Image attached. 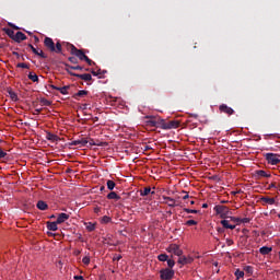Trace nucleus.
Masks as SVG:
<instances>
[{
	"label": "nucleus",
	"mask_w": 280,
	"mask_h": 280,
	"mask_svg": "<svg viewBox=\"0 0 280 280\" xmlns=\"http://www.w3.org/2000/svg\"><path fill=\"white\" fill-rule=\"evenodd\" d=\"M68 60H69V62H71L72 65H78V58H75V57H69Z\"/></svg>",
	"instance_id": "obj_43"
},
{
	"label": "nucleus",
	"mask_w": 280,
	"mask_h": 280,
	"mask_svg": "<svg viewBox=\"0 0 280 280\" xmlns=\"http://www.w3.org/2000/svg\"><path fill=\"white\" fill-rule=\"evenodd\" d=\"M8 93L10 95L12 102H19V95H16V93L14 91H12V89H9Z\"/></svg>",
	"instance_id": "obj_27"
},
{
	"label": "nucleus",
	"mask_w": 280,
	"mask_h": 280,
	"mask_svg": "<svg viewBox=\"0 0 280 280\" xmlns=\"http://www.w3.org/2000/svg\"><path fill=\"white\" fill-rule=\"evenodd\" d=\"M44 46L51 54H62V44H60V42L54 43L51 37H45Z\"/></svg>",
	"instance_id": "obj_2"
},
{
	"label": "nucleus",
	"mask_w": 280,
	"mask_h": 280,
	"mask_svg": "<svg viewBox=\"0 0 280 280\" xmlns=\"http://www.w3.org/2000/svg\"><path fill=\"white\" fill-rule=\"evenodd\" d=\"M115 187H116L115 182L112 179H108L107 180V189H109V191H113V189H115Z\"/></svg>",
	"instance_id": "obj_29"
},
{
	"label": "nucleus",
	"mask_w": 280,
	"mask_h": 280,
	"mask_svg": "<svg viewBox=\"0 0 280 280\" xmlns=\"http://www.w3.org/2000/svg\"><path fill=\"white\" fill-rule=\"evenodd\" d=\"M197 224H198V221L196 220L186 221V226H196Z\"/></svg>",
	"instance_id": "obj_37"
},
{
	"label": "nucleus",
	"mask_w": 280,
	"mask_h": 280,
	"mask_svg": "<svg viewBox=\"0 0 280 280\" xmlns=\"http://www.w3.org/2000/svg\"><path fill=\"white\" fill-rule=\"evenodd\" d=\"M35 56H39V58H47V55L43 50H37V54Z\"/></svg>",
	"instance_id": "obj_42"
},
{
	"label": "nucleus",
	"mask_w": 280,
	"mask_h": 280,
	"mask_svg": "<svg viewBox=\"0 0 280 280\" xmlns=\"http://www.w3.org/2000/svg\"><path fill=\"white\" fill-rule=\"evenodd\" d=\"M74 280H84V277H82V276H74Z\"/></svg>",
	"instance_id": "obj_55"
},
{
	"label": "nucleus",
	"mask_w": 280,
	"mask_h": 280,
	"mask_svg": "<svg viewBox=\"0 0 280 280\" xmlns=\"http://www.w3.org/2000/svg\"><path fill=\"white\" fill-rule=\"evenodd\" d=\"M221 224L223 229H230L231 231L235 229V225L231 224L229 220H222Z\"/></svg>",
	"instance_id": "obj_21"
},
{
	"label": "nucleus",
	"mask_w": 280,
	"mask_h": 280,
	"mask_svg": "<svg viewBox=\"0 0 280 280\" xmlns=\"http://www.w3.org/2000/svg\"><path fill=\"white\" fill-rule=\"evenodd\" d=\"M89 107V104H84L83 105V109L86 110V108Z\"/></svg>",
	"instance_id": "obj_63"
},
{
	"label": "nucleus",
	"mask_w": 280,
	"mask_h": 280,
	"mask_svg": "<svg viewBox=\"0 0 280 280\" xmlns=\"http://www.w3.org/2000/svg\"><path fill=\"white\" fill-rule=\"evenodd\" d=\"M19 69H30V67L27 66V63H18L16 66Z\"/></svg>",
	"instance_id": "obj_45"
},
{
	"label": "nucleus",
	"mask_w": 280,
	"mask_h": 280,
	"mask_svg": "<svg viewBox=\"0 0 280 280\" xmlns=\"http://www.w3.org/2000/svg\"><path fill=\"white\" fill-rule=\"evenodd\" d=\"M110 217L108 215H104L102 219H101V222L102 224H108V222H110Z\"/></svg>",
	"instance_id": "obj_35"
},
{
	"label": "nucleus",
	"mask_w": 280,
	"mask_h": 280,
	"mask_svg": "<svg viewBox=\"0 0 280 280\" xmlns=\"http://www.w3.org/2000/svg\"><path fill=\"white\" fill-rule=\"evenodd\" d=\"M232 222H237L238 224H241L242 222V218H235V217H231Z\"/></svg>",
	"instance_id": "obj_50"
},
{
	"label": "nucleus",
	"mask_w": 280,
	"mask_h": 280,
	"mask_svg": "<svg viewBox=\"0 0 280 280\" xmlns=\"http://www.w3.org/2000/svg\"><path fill=\"white\" fill-rule=\"evenodd\" d=\"M93 145H95V140H93V138H90V140H88V148H93Z\"/></svg>",
	"instance_id": "obj_44"
},
{
	"label": "nucleus",
	"mask_w": 280,
	"mask_h": 280,
	"mask_svg": "<svg viewBox=\"0 0 280 280\" xmlns=\"http://www.w3.org/2000/svg\"><path fill=\"white\" fill-rule=\"evenodd\" d=\"M69 145H80V148H89V140L86 138L73 140L72 142L69 143Z\"/></svg>",
	"instance_id": "obj_9"
},
{
	"label": "nucleus",
	"mask_w": 280,
	"mask_h": 280,
	"mask_svg": "<svg viewBox=\"0 0 280 280\" xmlns=\"http://www.w3.org/2000/svg\"><path fill=\"white\" fill-rule=\"evenodd\" d=\"M145 126H149V128H161L163 125V118L156 117V116H145Z\"/></svg>",
	"instance_id": "obj_3"
},
{
	"label": "nucleus",
	"mask_w": 280,
	"mask_h": 280,
	"mask_svg": "<svg viewBox=\"0 0 280 280\" xmlns=\"http://www.w3.org/2000/svg\"><path fill=\"white\" fill-rule=\"evenodd\" d=\"M260 255H270L272 253V247L262 246L259 248Z\"/></svg>",
	"instance_id": "obj_20"
},
{
	"label": "nucleus",
	"mask_w": 280,
	"mask_h": 280,
	"mask_svg": "<svg viewBox=\"0 0 280 280\" xmlns=\"http://www.w3.org/2000/svg\"><path fill=\"white\" fill-rule=\"evenodd\" d=\"M94 145H98L100 148H102L104 145H107V143L106 142H102L100 140H96Z\"/></svg>",
	"instance_id": "obj_47"
},
{
	"label": "nucleus",
	"mask_w": 280,
	"mask_h": 280,
	"mask_svg": "<svg viewBox=\"0 0 280 280\" xmlns=\"http://www.w3.org/2000/svg\"><path fill=\"white\" fill-rule=\"evenodd\" d=\"M234 275H235V277H236L237 280L244 279V271H242V270H240V269H236V271H235Z\"/></svg>",
	"instance_id": "obj_31"
},
{
	"label": "nucleus",
	"mask_w": 280,
	"mask_h": 280,
	"mask_svg": "<svg viewBox=\"0 0 280 280\" xmlns=\"http://www.w3.org/2000/svg\"><path fill=\"white\" fill-rule=\"evenodd\" d=\"M83 69H84V67L78 66V65L72 67L73 71H82Z\"/></svg>",
	"instance_id": "obj_48"
},
{
	"label": "nucleus",
	"mask_w": 280,
	"mask_h": 280,
	"mask_svg": "<svg viewBox=\"0 0 280 280\" xmlns=\"http://www.w3.org/2000/svg\"><path fill=\"white\" fill-rule=\"evenodd\" d=\"M36 207L37 209H39V211H47V209H49V206L47 205V202L43 200L37 201Z\"/></svg>",
	"instance_id": "obj_16"
},
{
	"label": "nucleus",
	"mask_w": 280,
	"mask_h": 280,
	"mask_svg": "<svg viewBox=\"0 0 280 280\" xmlns=\"http://www.w3.org/2000/svg\"><path fill=\"white\" fill-rule=\"evenodd\" d=\"M185 213H200V210H194L189 208H184Z\"/></svg>",
	"instance_id": "obj_39"
},
{
	"label": "nucleus",
	"mask_w": 280,
	"mask_h": 280,
	"mask_svg": "<svg viewBox=\"0 0 280 280\" xmlns=\"http://www.w3.org/2000/svg\"><path fill=\"white\" fill-rule=\"evenodd\" d=\"M74 78H79L80 80H84V82H91V80H93V77L89 73L78 74V75H74Z\"/></svg>",
	"instance_id": "obj_17"
},
{
	"label": "nucleus",
	"mask_w": 280,
	"mask_h": 280,
	"mask_svg": "<svg viewBox=\"0 0 280 280\" xmlns=\"http://www.w3.org/2000/svg\"><path fill=\"white\" fill-rule=\"evenodd\" d=\"M191 261H194V258L182 255L179 256L177 262L180 264L182 266H187V264H191Z\"/></svg>",
	"instance_id": "obj_12"
},
{
	"label": "nucleus",
	"mask_w": 280,
	"mask_h": 280,
	"mask_svg": "<svg viewBox=\"0 0 280 280\" xmlns=\"http://www.w3.org/2000/svg\"><path fill=\"white\" fill-rule=\"evenodd\" d=\"M40 104H43V106H51V102L47 98H40Z\"/></svg>",
	"instance_id": "obj_36"
},
{
	"label": "nucleus",
	"mask_w": 280,
	"mask_h": 280,
	"mask_svg": "<svg viewBox=\"0 0 280 280\" xmlns=\"http://www.w3.org/2000/svg\"><path fill=\"white\" fill-rule=\"evenodd\" d=\"M92 75H102V70L96 71H92Z\"/></svg>",
	"instance_id": "obj_53"
},
{
	"label": "nucleus",
	"mask_w": 280,
	"mask_h": 280,
	"mask_svg": "<svg viewBox=\"0 0 280 280\" xmlns=\"http://www.w3.org/2000/svg\"><path fill=\"white\" fill-rule=\"evenodd\" d=\"M5 34L7 36H9V38H12V40H14V36H16V34H14V31H12L11 28H7Z\"/></svg>",
	"instance_id": "obj_30"
},
{
	"label": "nucleus",
	"mask_w": 280,
	"mask_h": 280,
	"mask_svg": "<svg viewBox=\"0 0 280 280\" xmlns=\"http://www.w3.org/2000/svg\"><path fill=\"white\" fill-rule=\"evenodd\" d=\"M202 209H209V205L208 203H203L202 205Z\"/></svg>",
	"instance_id": "obj_60"
},
{
	"label": "nucleus",
	"mask_w": 280,
	"mask_h": 280,
	"mask_svg": "<svg viewBox=\"0 0 280 280\" xmlns=\"http://www.w3.org/2000/svg\"><path fill=\"white\" fill-rule=\"evenodd\" d=\"M248 222H250L249 218H243L241 219V224H248Z\"/></svg>",
	"instance_id": "obj_49"
},
{
	"label": "nucleus",
	"mask_w": 280,
	"mask_h": 280,
	"mask_svg": "<svg viewBox=\"0 0 280 280\" xmlns=\"http://www.w3.org/2000/svg\"><path fill=\"white\" fill-rule=\"evenodd\" d=\"M119 259H121V255L114 257V260H116V261H119Z\"/></svg>",
	"instance_id": "obj_57"
},
{
	"label": "nucleus",
	"mask_w": 280,
	"mask_h": 280,
	"mask_svg": "<svg viewBox=\"0 0 280 280\" xmlns=\"http://www.w3.org/2000/svg\"><path fill=\"white\" fill-rule=\"evenodd\" d=\"M89 95V91L86 90H80L78 93L73 95L74 100H80V97H86Z\"/></svg>",
	"instance_id": "obj_19"
},
{
	"label": "nucleus",
	"mask_w": 280,
	"mask_h": 280,
	"mask_svg": "<svg viewBox=\"0 0 280 280\" xmlns=\"http://www.w3.org/2000/svg\"><path fill=\"white\" fill-rule=\"evenodd\" d=\"M148 150H152V147H150V145H144V152H148Z\"/></svg>",
	"instance_id": "obj_56"
},
{
	"label": "nucleus",
	"mask_w": 280,
	"mask_h": 280,
	"mask_svg": "<svg viewBox=\"0 0 280 280\" xmlns=\"http://www.w3.org/2000/svg\"><path fill=\"white\" fill-rule=\"evenodd\" d=\"M228 246H233L234 242L231 238H226Z\"/></svg>",
	"instance_id": "obj_52"
},
{
	"label": "nucleus",
	"mask_w": 280,
	"mask_h": 280,
	"mask_svg": "<svg viewBox=\"0 0 280 280\" xmlns=\"http://www.w3.org/2000/svg\"><path fill=\"white\" fill-rule=\"evenodd\" d=\"M46 139L47 141H51L52 143H56L57 141H60V137L51 133V132H47L46 133Z\"/></svg>",
	"instance_id": "obj_15"
},
{
	"label": "nucleus",
	"mask_w": 280,
	"mask_h": 280,
	"mask_svg": "<svg viewBox=\"0 0 280 280\" xmlns=\"http://www.w3.org/2000/svg\"><path fill=\"white\" fill-rule=\"evenodd\" d=\"M167 253H172L173 255H176L177 257H182L183 249H180V246H178L177 244H171L167 247Z\"/></svg>",
	"instance_id": "obj_8"
},
{
	"label": "nucleus",
	"mask_w": 280,
	"mask_h": 280,
	"mask_svg": "<svg viewBox=\"0 0 280 280\" xmlns=\"http://www.w3.org/2000/svg\"><path fill=\"white\" fill-rule=\"evenodd\" d=\"M187 198H189V194H186V195L183 197V200H187Z\"/></svg>",
	"instance_id": "obj_61"
},
{
	"label": "nucleus",
	"mask_w": 280,
	"mask_h": 280,
	"mask_svg": "<svg viewBox=\"0 0 280 280\" xmlns=\"http://www.w3.org/2000/svg\"><path fill=\"white\" fill-rule=\"evenodd\" d=\"M108 200H121V197L117 192L112 191L107 195Z\"/></svg>",
	"instance_id": "obj_26"
},
{
	"label": "nucleus",
	"mask_w": 280,
	"mask_h": 280,
	"mask_svg": "<svg viewBox=\"0 0 280 280\" xmlns=\"http://www.w3.org/2000/svg\"><path fill=\"white\" fill-rule=\"evenodd\" d=\"M264 156L269 165H279L280 163L279 154L265 153Z\"/></svg>",
	"instance_id": "obj_5"
},
{
	"label": "nucleus",
	"mask_w": 280,
	"mask_h": 280,
	"mask_svg": "<svg viewBox=\"0 0 280 280\" xmlns=\"http://www.w3.org/2000/svg\"><path fill=\"white\" fill-rule=\"evenodd\" d=\"M167 266H168V268H172L173 266H176V261H174L173 259H168L167 258Z\"/></svg>",
	"instance_id": "obj_41"
},
{
	"label": "nucleus",
	"mask_w": 280,
	"mask_h": 280,
	"mask_svg": "<svg viewBox=\"0 0 280 280\" xmlns=\"http://www.w3.org/2000/svg\"><path fill=\"white\" fill-rule=\"evenodd\" d=\"M260 200L264 202V205H275V198L262 197Z\"/></svg>",
	"instance_id": "obj_28"
},
{
	"label": "nucleus",
	"mask_w": 280,
	"mask_h": 280,
	"mask_svg": "<svg viewBox=\"0 0 280 280\" xmlns=\"http://www.w3.org/2000/svg\"><path fill=\"white\" fill-rule=\"evenodd\" d=\"M217 231H218V233H224V229H222V228H218Z\"/></svg>",
	"instance_id": "obj_58"
},
{
	"label": "nucleus",
	"mask_w": 280,
	"mask_h": 280,
	"mask_svg": "<svg viewBox=\"0 0 280 280\" xmlns=\"http://www.w3.org/2000/svg\"><path fill=\"white\" fill-rule=\"evenodd\" d=\"M5 156H8V151L0 147V161L5 159Z\"/></svg>",
	"instance_id": "obj_34"
},
{
	"label": "nucleus",
	"mask_w": 280,
	"mask_h": 280,
	"mask_svg": "<svg viewBox=\"0 0 280 280\" xmlns=\"http://www.w3.org/2000/svg\"><path fill=\"white\" fill-rule=\"evenodd\" d=\"M100 211V208H94V213H97Z\"/></svg>",
	"instance_id": "obj_64"
},
{
	"label": "nucleus",
	"mask_w": 280,
	"mask_h": 280,
	"mask_svg": "<svg viewBox=\"0 0 280 280\" xmlns=\"http://www.w3.org/2000/svg\"><path fill=\"white\" fill-rule=\"evenodd\" d=\"M28 80H32V82H38V75L37 74H28Z\"/></svg>",
	"instance_id": "obj_38"
},
{
	"label": "nucleus",
	"mask_w": 280,
	"mask_h": 280,
	"mask_svg": "<svg viewBox=\"0 0 280 280\" xmlns=\"http://www.w3.org/2000/svg\"><path fill=\"white\" fill-rule=\"evenodd\" d=\"M50 89H52V91H59V93H61V95H69V89H71V86L66 85L62 88H58L56 85H50Z\"/></svg>",
	"instance_id": "obj_11"
},
{
	"label": "nucleus",
	"mask_w": 280,
	"mask_h": 280,
	"mask_svg": "<svg viewBox=\"0 0 280 280\" xmlns=\"http://www.w3.org/2000/svg\"><path fill=\"white\" fill-rule=\"evenodd\" d=\"M68 219H69V214L61 212L57 217L56 224H62L67 222Z\"/></svg>",
	"instance_id": "obj_13"
},
{
	"label": "nucleus",
	"mask_w": 280,
	"mask_h": 280,
	"mask_svg": "<svg viewBox=\"0 0 280 280\" xmlns=\"http://www.w3.org/2000/svg\"><path fill=\"white\" fill-rule=\"evenodd\" d=\"M68 49H70V54L72 56H75L77 58H79V60H84L85 62H88L89 67H93V65H95V62L93 60H91L89 58V56H86V54L84 52V50L82 49H78L74 45L72 44H68Z\"/></svg>",
	"instance_id": "obj_1"
},
{
	"label": "nucleus",
	"mask_w": 280,
	"mask_h": 280,
	"mask_svg": "<svg viewBox=\"0 0 280 280\" xmlns=\"http://www.w3.org/2000/svg\"><path fill=\"white\" fill-rule=\"evenodd\" d=\"M15 43H21V40H27V35L23 32H18L13 39Z\"/></svg>",
	"instance_id": "obj_14"
},
{
	"label": "nucleus",
	"mask_w": 280,
	"mask_h": 280,
	"mask_svg": "<svg viewBox=\"0 0 280 280\" xmlns=\"http://www.w3.org/2000/svg\"><path fill=\"white\" fill-rule=\"evenodd\" d=\"M46 224H47L48 231H56L58 229L59 223H56V221L55 222L48 221Z\"/></svg>",
	"instance_id": "obj_25"
},
{
	"label": "nucleus",
	"mask_w": 280,
	"mask_h": 280,
	"mask_svg": "<svg viewBox=\"0 0 280 280\" xmlns=\"http://www.w3.org/2000/svg\"><path fill=\"white\" fill-rule=\"evenodd\" d=\"M13 56H16V58H19V52H16V51H13Z\"/></svg>",
	"instance_id": "obj_62"
},
{
	"label": "nucleus",
	"mask_w": 280,
	"mask_h": 280,
	"mask_svg": "<svg viewBox=\"0 0 280 280\" xmlns=\"http://www.w3.org/2000/svg\"><path fill=\"white\" fill-rule=\"evenodd\" d=\"M219 110H220V113H224L225 115H229V116L235 114V110L233 108L229 107V105H226V104H221L219 106Z\"/></svg>",
	"instance_id": "obj_10"
},
{
	"label": "nucleus",
	"mask_w": 280,
	"mask_h": 280,
	"mask_svg": "<svg viewBox=\"0 0 280 280\" xmlns=\"http://www.w3.org/2000/svg\"><path fill=\"white\" fill-rule=\"evenodd\" d=\"M30 49H32L33 54H38V49L34 47V45L28 44Z\"/></svg>",
	"instance_id": "obj_51"
},
{
	"label": "nucleus",
	"mask_w": 280,
	"mask_h": 280,
	"mask_svg": "<svg viewBox=\"0 0 280 280\" xmlns=\"http://www.w3.org/2000/svg\"><path fill=\"white\" fill-rule=\"evenodd\" d=\"M160 278L162 280H172L174 279V270L170 269V268H165L160 270Z\"/></svg>",
	"instance_id": "obj_6"
},
{
	"label": "nucleus",
	"mask_w": 280,
	"mask_h": 280,
	"mask_svg": "<svg viewBox=\"0 0 280 280\" xmlns=\"http://www.w3.org/2000/svg\"><path fill=\"white\" fill-rule=\"evenodd\" d=\"M179 127H180V121L178 120L165 121V119H162V130H174Z\"/></svg>",
	"instance_id": "obj_4"
},
{
	"label": "nucleus",
	"mask_w": 280,
	"mask_h": 280,
	"mask_svg": "<svg viewBox=\"0 0 280 280\" xmlns=\"http://www.w3.org/2000/svg\"><path fill=\"white\" fill-rule=\"evenodd\" d=\"M42 110H43V109H35L34 115H39V113H40Z\"/></svg>",
	"instance_id": "obj_59"
},
{
	"label": "nucleus",
	"mask_w": 280,
	"mask_h": 280,
	"mask_svg": "<svg viewBox=\"0 0 280 280\" xmlns=\"http://www.w3.org/2000/svg\"><path fill=\"white\" fill-rule=\"evenodd\" d=\"M163 200H166L165 201V205H168V207H172V208H174V207H176V200L174 199V198H172V197H163Z\"/></svg>",
	"instance_id": "obj_18"
},
{
	"label": "nucleus",
	"mask_w": 280,
	"mask_h": 280,
	"mask_svg": "<svg viewBox=\"0 0 280 280\" xmlns=\"http://www.w3.org/2000/svg\"><path fill=\"white\" fill-rule=\"evenodd\" d=\"M86 224V231H89L90 233L93 232L95 230V223H85Z\"/></svg>",
	"instance_id": "obj_32"
},
{
	"label": "nucleus",
	"mask_w": 280,
	"mask_h": 280,
	"mask_svg": "<svg viewBox=\"0 0 280 280\" xmlns=\"http://www.w3.org/2000/svg\"><path fill=\"white\" fill-rule=\"evenodd\" d=\"M256 175L259 176V178H270L271 176L264 170L256 171Z\"/></svg>",
	"instance_id": "obj_23"
},
{
	"label": "nucleus",
	"mask_w": 280,
	"mask_h": 280,
	"mask_svg": "<svg viewBox=\"0 0 280 280\" xmlns=\"http://www.w3.org/2000/svg\"><path fill=\"white\" fill-rule=\"evenodd\" d=\"M66 67V71L67 73H69V75H72L73 78H75V75H78V73L73 72V66L69 65V63H65Z\"/></svg>",
	"instance_id": "obj_24"
},
{
	"label": "nucleus",
	"mask_w": 280,
	"mask_h": 280,
	"mask_svg": "<svg viewBox=\"0 0 280 280\" xmlns=\"http://www.w3.org/2000/svg\"><path fill=\"white\" fill-rule=\"evenodd\" d=\"M82 262L84 264V266H89V264H91V257L89 256L83 257Z\"/></svg>",
	"instance_id": "obj_40"
},
{
	"label": "nucleus",
	"mask_w": 280,
	"mask_h": 280,
	"mask_svg": "<svg viewBox=\"0 0 280 280\" xmlns=\"http://www.w3.org/2000/svg\"><path fill=\"white\" fill-rule=\"evenodd\" d=\"M269 189H277V183H272L269 185Z\"/></svg>",
	"instance_id": "obj_54"
},
{
	"label": "nucleus",
	"mask_w": 280,
	"mask_h": 280,
	"mask_svg": "<svg viewBox=\"0 0 280 280\" xmlns=\"http://www.w3.org/2000/svg\"><path fill=\"white\" fill-rule=\"evenodd\" d=\"M168 258L170 256H167V254H160L158 256L159 261H167Z\"/></svg>",
	"instance_id": "obj_33"
},
{
	"label": "nucleus",
	"mask_w": 280,
	"mask_h": 280,
	"mask_svg": "<svg viewBox=\"0 0 280 280\" xmlns=\"http://www.w3.org/2000/svg\"><path fill=\"white\" fill-rule=\"evenodd\" d=\"M214 211L221 218H226V215H229V207L226 206L218 205L214 207Z\"/></svg>",
	"instance_id": "obj_7"
},
{
	"label": "nucleus",
	"mask_w": 280,
	"mask_h": 280,
	"mask_svg": "<svg viewBox=\"0 0 280 280\" xmlns=\"http://www.w3.org/2000/svg\"><path fill=\"white\" fill-rule=\"evenodd\" d=\"M244 270H245V272H248V275H253V267L246 266V267L244 268Z\"/></svg>",
	"instance_id": "obj_46"
},
{
	"label": "nucleus",
	"mask_w": 280,
	"mask_h": 280,
	"mask_svg": "<svg viewBox=\"0 0 280 280\" xmlns=\"http://www.w3.org/2000/svg\"><path fill=\"white\" fill-rule=\"evenodd\" d=\"M150 194H152V196H154V191H152V188L150 187H145L143 188V190H140V196H150Z\"/></svg>",
	"instance_id": "obj_22"
}]
</instances>
